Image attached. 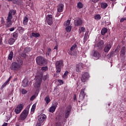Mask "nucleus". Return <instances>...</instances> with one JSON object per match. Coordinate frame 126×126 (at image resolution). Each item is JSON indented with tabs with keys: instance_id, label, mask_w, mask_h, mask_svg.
Wrapping results in <instances>:
<instances>
[{
	"instance_id": "obj_1",
	"label": "nucleus",
	"mask_w": 126,
	"mask_h": 126,
	"mask_svg": "<svg viewBox=\"0 0 126 126\" xmlns=\"http://www.w3.org/2000/svg\"><path fill=\"white\" fill-rule=\"evenodd\" d=\"M15 13H16V10L13 9L10 10L9 11L6 25L7 27H10L12 25V21H11L13 18L12 15H15Z\"/></svg>"
},
{
	"instance_id": "obj_2",
	"label": "nucleus",
	"mask_w": 126,
	"mask_h": 126,
	"mask_svg": "<svg viewBox=\"0 0 126 126\" xmlns=\"http://www.w3.org/2000/svg\"><path fill=\"white\" fill-rule=\"evenodd\" d=\"M63 60L56 61V62L55 63L56 72L58 74H60V73H61V71H62V68L63 67Z\"/></svg>"
},
{
	"instance_id": "obj_3",
	"label": "nucleus",
	"mask_w": 126,
	"mask_h": 126,
	"mask_svg": "<svg viewBox=\"0 0 126 126\" xmlns=\"http://www.w3.org/2000/svg\"><path fill=\"white\" fill-rule=\"evenodd\" d=\"M36 62L38 65H46L48 63L47 60L42 56H38L36 58Z\"/></svg>"
},
{
	"instance_id": "obj_4",
	"label": "nucleus",
	"mask_w": 126,
	"mask_h": 126,
	"mask_svg": "<svg viewBox=\"0 0 126 126\" xmlns=\"http://www.w3.org/2000/svg\"><path fill=\"white\" fill-rule=\"evenodd\" d=\"M28 114H29V109L26 108L23 111L20 116V121H25L27 117H28Z\"/></svg>"
},
{
	"instance_id": "obj_5",
	"label": "nucleus",
	"mask_w": 126,
	"mask_h": 126,
	"mask_svg": "<svg viewBox=\"0 0 126 126\" xmlns=\"http://www.w3.org/2000/svg\"><path fill=\"white\" fill-rule=\"evenodd\" d=\"M71 105H69L67 106L65 110V114H64V118L66 119H68V117H69V115H70V112H71Z\"/></svg>"
},
{
	"instance_id": "obj_6",
	"label": "nucleus",
	"mask_w": 126,
	"mask_h": 126,
	"mask_svg": "<svg viewBox=\"0 0 126 126\" xmlns=\"http://www.w3.org/2000/svg\"><path fill=\"white\" fill-rule=\"evenodd\" d=\"M24 106L23 104H19V105H17L16 108L14 110V112L16 115H18V114H20L22 110H23V108Z\"/></svg>"
},
{
	"instance_id": "obj_7",
	"label": "nucleus",
	"mask_w": 126,
	"mask_h": 126,
	"mask_svg": "<svg viewBox=\"0 0 126 126\" xmlns=\"http://www.w3.org/2000/svg\"><path fill=\"white\" fill-rule=\"evenodd\" d=\"M89 77H90V75L88 72L83 73L81 78L82 82H86L89 79Z\"/></svg>"
},
{
	"instance_id": "obj_8",
	"label": "nucleus",
	"mask_w": 126,
	"mask_h": 126,
	"mask_svg": "<svg viewBox=\"0 0 126 126\" xmlns=\"http://www.w3.org/2000/svg\"><path fill=\"white\" fill-rule=\"evenodd\" d=\"M85 88L82 89L81 92L80 93V94L79 96V102H80L81 101H83L84 100V98H85Z\"/></svg>"
},
{
	"instance_id": "obj_9",
	"label": "nucleus",
	"mask_w": 126,
	"mask_h": 126,
	"mask_svg": "<svg viewBox=\"0 0 126 126\" xmlns=\"http://www.w3.org/2000/svg\"><path fill=\"white\" fill-rule=\"evenodd\" d=\"M10 68L11 70H18V69L20 68V66L19 64H18V63L16 62H13Z\"/></svg>"
},
{
	"instance_id": "obj_10",
	"label": "nucleus",
	"mask_w": 126,
	"mask_h": 126,
	"mask_svg": "<svg viewBox=\"0 0 126 126\" xmlns=\"http://www.w3.org/2000/svg\"><path fill=\"white\" fill-rule=\"evenodd\" d=\"M46 22L48 25H52V24H53V16L52 15H47Z\"/></svg>"
},
{
	"instance_id": "obj_11",
	"label": "nucleus",
	"mask_w": 126,
	"mask_h": 126,
	"mask_svg": "<svg viewBox=\"0 0 126 126\" xmlns=\"http://www.w3.org/2000/svg\"><path fill=\"white\" fill-rule=\"evenodd\" d=\"M46 119H47V116L44 114H41L38 116V121L43 124H44V122H45Z\"/></svg>"
},
{
	"instance_id": "obj_12",
	"label": "nucleus",
	"mask_w": 126,
	"mask_h": 126,
	"mask_svg": "<svg viewBox=\"0 0 126 126\" xmlns=\"http://www.w3.org/2000/svg\"><path fill=\"white\" fill-rule=\"evenodd\" d=\"M74 24L75 26L79 27L82 25V20L80 18H77L74 20Z\"/></svg>"
},
{
	"instance_id": "obj_13",
	"label": "nucleus",
	"mask_w": 126,
	"mask_h": 126,
	"mask_svg": "<svg viewBox=\"0 0 126 126\" xmlns=\"http://www.w3.org/2000/svg\"><path fill=\"white\" fill-rule=\"evenodd\" d=\"M42 83V78L39 77L36 79L35 87L39 88L41 87V84Z\"/></svg>"
},
{
	"instance_id": "obj_14",
	"label": "nucleus",
	"mask_w": 126,
	"mask_h": 126,
	"mask_svg": "<svg viewBox=\"0 0 126 126\" xmlns=\"http://www.w3.org/2000/svg\"><path fill=\"white\" fill-rule=\"evenodd\" d=\"M111 48H112V44L111 43H108L104 48V52L105 53H109V51L111 50Z\"/></svg>"
},
{
	"instance_id": "obj_15",
	"label": "nucleus",
	"mask_w": 126,
	"mask_h": 126,
	"mask_svg": "<svg viewBox=\"0 0 126 126\" xmlns=\"http://www.w3.org/2000/svg\"><path fill=\"white\" fill-rule=\"evenodd\" d=\"M63 7H64V6L63 3L59 4L57 6V11L60 13L63 12Z\"/></svg>"
},
{
	"instance_id": "obj_16",
	"label": "nucleus",
	"mask_w": 126,
	"mask_h": 126,
	"mask_svg": "<svg viewBox=\"0 0 126 126\" xmlns=\"http://www.w3.org/2000/svg\"><path fill=\"white\" fill-rule=\"evenodd\" d=\"M82 68H83V66L82 63H79L76 66V70L77 72H79Z\"/></svg>"
},
{
	"instance_id": "obj_17",
	"label": "nucleus",
	"mask_w": 126,
	"mask_h": 126,
	"mask_svg": "<svg viewBox=\"0 0 126 126\" xmlns=\"http://www.w3.org/2000/svg\"><path fill=\"white\" fill-rule=\"evenodd\" d=\"M126 47L123 46L121 48V50L120 51L121 56H125L126 55Z\"/></svg>"
},
{
	"instance_id": "obj_18",
	"label": "nucleus",
	"mask_w": 126,
	"mask_h": 126,
	"mask_svg": "<svg viewBox=\"0 0 126 126\" xmlns=\"http://www.w3.org/2000/svg\"><path fill=\"white\" fill-rule=\"evenodd\" d=\"M56 109H57V106L52 105L49 109V112L50 113H54L56 111Z\"/></svg>"
},
{
	"instance_id": "obj_19",
	"label": "nucleus",
	"mask_w": 126,
	"mask_h": 126,
	"mask_svg": "<svg viewBox=\"0 0 126 126\" xmlns=\"http://www.w3.org/2000/svg\"><path fill=\"white\" fill-rule=\"evenodd\" d=\"M108 32V29L106 28H103L101 31V34L102 36L106 34V33Z\"/></svg>"
},
{
	"instance_id": "obj_20",
	"label": "nucleus",
	"mask_w": 126,
	"mask_h": 126,
	"mask_svg": "<svg viewBox=\"0 0 126 126\" xmlns=\"http://www.w3.org/2000/svg\"><path fill=\"white\" fill-rule=\"evenodd\" d=\"M100 6L101 8L105 9V8H107V7L108 6V4L105 2H101L100 3Z\"/></svg>"
},
{
	"instance_id": "obj_21",
	"label": "nucleus",
	"mask_w": 126,
	"mask_h": 126,
	"mask_svg": "<svg viewBox=\"0 0 126 126\" xmlns=\"http://www.w3.org/2000/svg\"><path fill=\"white\" fill-rule=\"evenodd\" d=\"M94 57H95V58H97L99 59L100 58V53L97 51H94V54H93Z\"/></svg>"
},
{
	"instance_id": "obj_22",
	"label": "nucleus",
	"mask_w": 126,
	"mask_h": 126,
	"mask_svg": "<svg viewBox=\"0 0 126 126\" xmlns=\"http://www.w3.org/2000/svg\"><path fill=\"white\" fill-rule=\"evenodd\" d=\"M28 82H29V81L27 80H24L23 81V87H27V86H28Z\"/></svg>"
},
{
	"instance_id": "obj_23",
	"label": "nucleus",
	"mask_w": 126,
	"mask_h": 126,
	"mask_svg": "<svg viewBox=\"0 0 126 126\" xmlns=\"http://www.w3.org/2000/svg\"><path fill=\"white\" fill-rule=\"evenodd\" d=\"M52 52V49L50 48H47V50L46 51V57H50V56H51V53Z\"/></svg>"
},
{
	"instance_id": "obj_24",
	"label": "nucleus",
	"mask_w": 126,
	"mask_h": 126,
	"mask_svg": "<svg viewBox=\"0 0 126 126\" xmlns=\"http://www.w3.org/2000/svg\"><path fill=\"white\" fill-rule=\"evenodd\" d=\"M28 21H29L28 17H25L23 20V25H27V24H28Z\"/></svg>"
},
{
	"instance_id": "obj_25",
	"label": "nucleus",
	"mask_w": 126,
	"mask_h": 126,
	"mask_svg": "<svg viewBox=\"0 0 126 126\" xmlns=\"http://www.w3.org/2000/svg\"><path fill=\"white\" fill-rule=\"evenodd\" d=\"M13 58V52L12 51H11L9 53V54L8 56V60H9L10 61H12V59Z\"/></svg>"
},
{
	"instance_id": "obj_26",
	"label": "nucleus",
	"mask_w": 126,
	"mask_h": 126,
	"mask_svg": "<svg viewBox=\"0 0 126 126\" xmlns=\"http://www.w3.org/2000/svg\"><path fill=\"white\" fill-rule=\"evenodd\" d=\"M14 42H15V39L12 38H10L8 40V43L9 45H13V44H14Z\"/></svg>"
},
{
	"instance_id": "obj_27",
	"label": "nucleus",
	"mask_w": 126,
	"mask_h": 126,
	"mask_svg": "<svg viewBox=\"0 0 126 126\" xmlns=\"http://www.w3.org/2000/svg\"><path fill=\"white\" fill-rule=\"evenodd\" d=\"M70 21L69 20H67L66 22L64 23V27H67V26H70Z\"/></svg>"
},
{
	"instance_id": "obj_28",
	"label": "nucleus",
	"mask_w": 126,
	"mask_h": 126,
	"mask_svg": "<svg viewBox=\"0 0 126 126\" xmlns=\"http://www.w3.org/2000/svg\"><path fill=\"white\" fill-rule=\"evenodd\" d=\"M83 6L84 5H83V3H82V2H79L77 3V7L79 9H80V8H82L83 7Z\"/></svg>"
},
{
	"instance_id": "obj_29",
	"label": "nucleus",
	"mask_w": 126,
	"mask_h": 126,
	"mask_svg": "<svg viewBox=\"0 0 126 126\" xmlns=\"http://www.w3.org/2000/svg\"><path fill=\"white\" fill-rule=\"evenodd\" d=\"M45 101L46 103V104H49V103H50L51 102V99H50V97L49 96H47L45 98Z\"/></svg>"
},
{
	"instance_id": "obj_30",
	"label": "nucleus",
	"mask_w": 126,
	"mask_h": 126,
	"mask_svg": "<svg viewBox=\"0 0 126 126\" xmlns=\"http://www.w3.org/2000/svg\"><path fill=\"white\" fill-rule=\"evenodd\" d=\"M32 37H35V38H38V37H40V34L39 33H35L32 32Z\"/></svg>"
},
{
	"instance_id": "obj_31",
	"label": "nucleus",
	"mask_w": 126,
	"mask_h": 126,
	"mask_svg": "<svg viewBox=\"0 0 126 126\" xmlns=\"http://www.w3.org/2000/svg\"><path fill=\"white\" fill-rule=\"evenodd\" d=\"M31 51V48L29 47H26L24 50V53H28Z\"/></svg>"
},
{
	"instance_id": "obj_32",
	"label": "nucleus",
	"mask_w": 126,
	"mask_h": 126,
	"mask_svg": "<svg viewBox=\"0 0 126 126\" xmlns=\"http://www.w3.org/2000/svg\"><path fill=\"white\" fill-rule=\"evenodd\" d=\"M65 30L67 32H70L71 31V26L66 27Z\"/></svg>"
},
{
	"instance_id": "obj_33",
	"label": "nucleus",
	"mask_w": 126,
	"mask_h": 126,
	"mask_svg": "<svg viewBox=\"0 0 126 126\" xmlns=\"http://www.w3.org/2000/svg\"><path fill=\"white\" fill-rule=\"evenodd\" d=\"M116 55L118 54L116 52H115V51H112L110 53L109 57H110V58H112L114 57V56H116Z\"/></svg>"
},
{
	"instance_id": "obj_34",
	"label": "nucleus",
	"mask_w": 126,
	"mask_h": 126,
	"mask_svg": "<svg viewBox=\"0 0 126 126\" xmlns=\"http://www.w3.org/2000/svg\"><path fill=\"white\" fill-rule=\"evenodd\" d=\"M18 64L20 65V67H21L22 64H23V60H18Z\"/></svg>"
},
{
	"instance_id": "obj_35",
	"label": "nucleus",
	"mask_w": 126,
	"mask_h": 126,
	"mask_svg": "<svg viewBox=\"0 0 126 126\" xmlns=\"http://www.w3.org/2000/svg\"><path fill=\"white\" fill-rule=\"evenodd\" d=\"M94 19H95V20H100V19H101V16L99 14L96 15L94 16Z\"/></svg>"
},
{
	"instance_id": "obj_36",
	"label": "nucleus",
	"mask_w": 126,
	"mask_h": 126,
	"mask_svg": "<svg viewBox=\"0 0 126 126\" xmlns=\"http://www.w3.org/2000/svg\"><path fill=\"white\" fill-rule=\"evenodd\" d=\"M76 47H77V45L76 44L73 45L70 49V51H74V50H75V48H76Z\"/></svg>"
},
{
	"instance_id": "obj_37",
	"label": "nucleus",
	"mask_w": 126,
	"mask_h": 126,
	"mask_svg": "<svg viewBox=\"0 0 126 126\" xmlns=\"http://www.w3.org/2000/svg\"><path fill=\"white\" fill-rule=\"evenodd\" d=\"M36 109V103H34L32 105L31 111L32 112H34Z\"/></svg>"
},
{
	"instance_id": "obj_38",
	"label": "nucleus",
	"mask_w": 126,
	"mask_h": 126,
	"mask_svg": "<svg viewBox=\"0 0 126 126\" xmlns=\"http://www.w3.org/2000/svg\"><path fill=\"white\" fill-rule=\"evenodd\" d=\"M8 82L7 80L4 82V83L2 85V88H4V87H5L6 86V85H7V84L8 83Z\"/></svg>"
},
{
	"instance_id": "obj_39",
	"label": "nucleus",
	"mask_w": 126,
	"mask_h": 126,
	"mask_svg": "<svg viewBox=\"0 0 126 126\" xmlns=\"http://www.w3.org/2000/svg\"><path fill=\"white\" fill-rule=\"evenodd\" d=\"M13 38H17V37H18V33H17L16 32H14L13 33Z\"/></svg>"
},
{
	"instance_id": "obj_40",
	"label": "nucleus",
	"mask_w": 126,
	"mask_h": 126,
	"mask_svg": "<svg viewBox=\"0 0 126 126\" xmlns=\"http://www.w3.org/2000/svg\"><path fill=\"white\" fill-rule=\"evenodd\" d=\"M42 125H44V123L43 122H40V121H38L36 126H41Z\"/></svg>"
},
{
	"instance_id": "obj_41",
	"label": "nucleus",
	"mask_w": 126,
	"mask_h": 126,
	"mask_svg": "<svg viewBox=\"0 0 126 126\" xmlns=\"http://www.w3.org/2000/svg\"><path fill=\"white\" fill-rule=\"evenodd\" d=\"M119 52H120V46H117V48L115 50V53L118 54Z\"/></svg>"
},
{
	"instance_id": "obj_42",
	"label": "nucleus",
	"mask_w": 126,
	"mask_h": 126,
	"mask_svg": "<svg viewBox=\"0 0 126 126\" xmlns=\"http://www.w3.org/2000/svg\"><path fill=\"white\" fill-rule=\"evenodd\" d=\"M85 28L83 27H82L81 28V31L80 30V33H81V32H85Z\"/></svg>"
},
{
	"instance_id": "obj_43",
	"label": "nucleus",
	"mask_w": 126,
	"mask_h": 126,
	"mask_svg": "<svg viewBox=\"0 0 126 126\" xmlns=\"http://www.w3.org/2000/svg\"><path fill=\"white\" fill-rule=\"evenodd\" d=\"M48 69V67L47 66H45V67H41V70H43L44 71H46Z\"/></svg>"
},
{
	"instance_id": "obj_44",
	"label": "nucleus",
	"mask_w": 126,
	"mask_h": 126,
	"mask_svg": "<svg viewBox=\"0 0 126 126\" xmlns=\"http://www.w3.org/2000/svg\"><path fill=\"white\" fill-rule=\"evenodd\" d=\"M26 93H27V91H26V90L25 89H23L22 90V94H26Z\"/></svg>"
},
{
	"instance_id": "obj_45",
	"label": "nucleus",
	"mask_w": 126,
	"mask_h": 126,
	"mask_svg": "<svg viewBox=\"0 0 126 126\" xmlns=\"http://www.w3.org/2000/svg\"><path fill=\"white\" fill-rule=\"evenodd\" d=\"M36 98V96L34 95H33L30 98L31 101H33L34 99Z\"/></svg>"
},
{
	"instance_id": "obj_46",
	"label": "nucleus",
	"mask_w": 126,
	"mask_h": 126,
	"mask_svg": "<svg viewBox=\"0 0 126 126\" xmlns=\"http://www.w3.org/2000/svg\"><path fill=\"white\" fill-rule=\"evenodd\" d=\"M26 53L24 52L23 53H22L21 54V57H22L23 58H26Z\"/></svg>"
},
{
	"instance_id": "obj_47",
	"label": "nucleus",
	"mask_w": 126,
	"mask_h": 126,
	"mask_svg": "<svg viewBox=\"0 0 126 126\" xmlns=\"http://www.w3.org/2000/svg\"><path fill=\"white\" fill-rule=\"evenodd\" d=\"M91 2H94V3H96L99 1V0H90Z\"/></svg>"
},
{
	"instance_id": "obj_48",
	"label": "nucleus",
	"mask_w": 126,
	"mask_h": 126,
	"mask_svg": "<svg viewBox=\"0 0 126 126\" xmlns=\"http://www.w3.org/2000/svg\"><path fill=\"white\" fill-rule=\"evenodd\" d=\"M68 75V71H66L63 74V76H67Z\"/></svg>"
},
{
	"instance_id": "obj_49",
	"label": "nucleus",
	"mask_w": 126,
	"mask_h": 126,
	"mask_svg": "<svg viewBox=\"0 0 126 126\" xmlns=\"http://www.w3.org/2000/svg\"><path fill=\"white\" fill-rule=\"evenodd\" d=\"M125 20H126V18H122L120 20V22H124V21H125Z\"/></svg>"
},
{
	"instance_id": "obj_50",
	"label": "nucleus",
	"mask_w": 126,
	"mask_h": 126,
	"mask_svg": "<svg viewBox=\"0 0 126 126\" xmlns=\"http://www.w3.org/2000/svg\"><path fill=\"white\" fill-rule=\"evenodd\" d=\"M47 78H48V76H43V79L45 81V80H47Z\"/></svg>"
},
{
	"instance_id": "obj_51",
	"label": "nucleus",
	"mask_w": 126,
	"mask_h": 126,
	"mask_svg": "<svg viewBox=\"0 0 126 126\" xmlns=\"http://www.w3.org/2000/svg\"><path fill=\"white\" fill-rule=\"evenodd\" d=\"M11 78H12V76H10L9 77V78L7 80V81H8V82H9L10 81V79H11Z\"/></svg>"
},
{
	"instance_id": "obj_52",
	"label": "nucleus",
	"mask_w": 126,
	"mask_h": 126,
	"mask_svg": "<svg viewBox=\"0 0 126 126\" xmlns=\"http://www.w3.org/2000/svg\"><path fill=\"white\" fill-rule=\"evenodd\" d=\"M14 28L13 27L9 29V31H10V32L14 31Z\"/></svg>"
},
{
	"instance_id": "obj_53",
	"label": "nucleus",
	"mask_w": 126,
	"mask_h": 126,
	"mask_svg": "<svg viewBox=\"0 0 126 126\" xmlns=\"http://www.w3.org/2000/svg\"><path fill=\"white\" fill-rule=\"evenodd\" d=\"M13 3H14V4H16L17 3L16 0H13Z\"/></svg>"
},
{
	"instance_id": "obj_54",
	"label": "nucleus",
	"mask_w": 126,
	"mask_h": 126,
	"mask_svg": "<svg viewBox=\"0 0 126 126\" xmlns=\"http://www.w3.org/2000/svg\"><path fill=\"white\" fill-rule=\"evenodd\" d=\"M73 99L74 100V101L76 100V95L75 94L74 95Z\"/></svg>"
},
{
	"instance_id": "obj_55",
	"label": "nucleus",
	"mask_w": 126,
	"mask_h": 126,
	"mask_svg": "<svg viewBox=\"0 0 126 126\" xmlns=\"http://www.w3.org/2000/svg\"><path fill=\"white\" fill-rule=\"evenodd\" d=\"M54 50H58V45H56V46H55Z\"/></svg>"
},
{
	"instance_id": "obj_56",
	"label": "nucleus",
	"mask_w": 126,
	"mask_h": 126,
	"mask_svg": "<svg viewBox=\"0 0 126 126\" xmlns=\"http://www.w3.org/2000/svg\"><path fill=\"white\" fill-rule=\"evenodd\" d=\"M59 82H60V83H62V84H63V81L62 80H60Z\"/></svg>"
},
{
	"instance_id": "obj_57",
	"label": "nucleus",
	"mask_w": 126,
	"mask_h": 126,
	"mask_svg": "<svg viewBox=\"0 0 126 126\" xmlns=\"http://www.w3.org/2000/svg\"><path fill=\"white\" fill-rule=\"evenodd\" d=\"M101 45V46H102L103 45V42H100L98 43V45Z\"/></svg>"
},
{
	"instance_id": "obj_58",
	"label": "nucleus",
	"mask_w": 126,
	"mask_h": 126,
	"mask_svg": "<svg viewBox=\"0 0 126 126\" xmlns=\"http://www.w3.org/2000/svg\"><path fill=\"white\" fill-rule=\"evenodd\" d=\"M1 22H4V19H3V18H1Z\"/></svg>"
},
{
	"instance_id": "obj_59",
	"label": "nucleus",
	"mask_w": 126,
	"mask_h": 126,
	"mask_svg": "<svg viewBox=\"0 0 126 126\" xmlns=\"http://www.w3.org/2000/svg\"><path fill=\"white\" fill-rule=\"evenodd\" d=\"M10 118H11V116L9 117H7V121H9V120H10Z\"/></svg>"
},
{
	"instance_id": "obj_60",
	"label": "nucleus",
	"mask_w": 126,
	"mask_h": 126,
	"mask_svg": "<svg viewBox=\"0 0 126 126\" xmlns=\"http://www.w3.org/2000/svg\"><path fill=\"white\" fill-rule=\"evenodd\" d=\"M1 42H2V40L1 38L0 37V45H1Z\"/></svg>"
},
{
	"instance_id": "obj_61",
	"label": "nucleus",
	"mask_w": 126,
	"mask_h": 126,
	"mask_svg": "<svg viewBox=\"0 0 126 126\" xmlns=\"http://www.w3.org/2000/svg\"><path fill=\"white\" fill-rule=\"evenodd\" d=\"M14 81H17V78H15L14 79Z\"/></svg>"
},
{
	"instance_id": "obj_62",
	"label": "nucleus",
	"mask_w": 126,
	"mask_h": 126,
	"mask_svg": "<svg viewBox=\"0 0 126 126\" xmlns=\"http://www.w3.org/2000/svg\"><path fill=\"white\" fill-rule=\"evenodd\" d=\"M110 0V1H113L114 2V1H116L117 0Z\"/></svg>"
},
{
	"instance_id": "obj_63",
	"label": "nucleus",
	"mask_w": 126,
	"mask_h": 126,
	"mask_svg": "<svg viewBox=\"0 0 126 126\" xmlns=\"http://www.w3.org/2000/svg\"><path fill=\"white\" fill-rule=\"evenodd\" d=\"M21 30H24V28L21 27Z\"/></svg>"
},
{
	"instance_id": "obj_64",
	"label": "nucleus",
	"mask_w": 126,
	"mask_h": 126,
	"mask_svg": "<svg viewBox=\"0 0 126 126\" xmlns=\"http://www.w3.org/2000/svg\"><path fill=\"white\" fill-rule=\"evenodd\" d=\"M16 126H19V124H16Z\"/></svg>"
}]
</instances>
